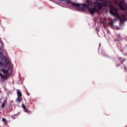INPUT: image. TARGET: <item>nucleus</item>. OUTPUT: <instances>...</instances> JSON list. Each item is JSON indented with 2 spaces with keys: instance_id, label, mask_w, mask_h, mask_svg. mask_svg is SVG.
Listing matches in <instances>:
<instances>
[{
  "instance_id": "4468645a",
  "label": "nucleus",
  "mask_w": 127,
  "mask_h": 127,
  "mask_svg": "<svg viewBox=\"0 0 127 127\" xmlns=\"http://www.w3.org/2000/svg\"><path fill=\"white\" fill-rule=\"evenodd\" d=\"M2 121L4 123V124H6L7 123L6 119L3 118H2Z\"/></svg>"
},
{
  "instance_id": "6e6552de",
  "label": "nucleus",
  "mask_w": 127,
  "mask_h": 127,
  "mask_svg": "<svg viewBox=\"0 0 127 127\" xmlns=\"http://www.w3.org/2000/svg\"><path fill=\"white\" fill-rule=\"evenodd\" d=\"M7 101V99H5L3 102H2V103L1 104V108L2 109H3V108H4V107H5V105H6V102Z\"/></svg>"
},
{
  "instance_id": "f03ea898",
  "label": "nucleus",
  "mask_w": 127,
  "mask_h": 127,
  "mask_svg": "<svg viewBox=\"0 0 127 127\" xmlns=\"http://www.w3.org/2000/svg\"><path fill=\"white\" fill-rule=\"evenodd\" d=\"M113 8H114V6L112 5V15H114V16H116L119 19H120V22H124V21H126L127 20V12H126L124 13V15H120V13L118 12L117 10L114 11L113 10Z\"/></svg>"
},
{
  "instance_id": "4be33fe9",
  "label": "nucleus",
  "mask_w": 127,
  "mask_h": 127,
  "mask_svg": "<svg viewBox=\"0 0 127 127\" xmlns=\"http://www.w3.org/2000/svg\"><path fill=\"white\" fill-rule=\"evenodd\" d=\"M113 21H112V26H113Z\"/></svg>"
},
{
  "instance_id": "f257e3e1",
  "label": "nucleus",
  "mask_w": 127,
  "mask_h": 127,
  "mask_svg": "<svg viewBox=\"0 0 127 127\" xmlns=\"http://www.w3.org/2000/svg\"><path fill=\"white\" fill-rule=\"evenodd\" d=\"M0 72H2V73H0V80L2 83H3L4 81H6L7 80V77L8 76V70H9V67H8L7 69H4L3 67V66L1 65L2 63L0 62Z\"/></svg>"
},
{
  "instance_id": "ddd939ff",
  "label": "nucleus",
  "mask_w": 127,
  "mask_h": 127,
  "mask_svg": "<svg viewBox=\"0 0 127 127\" xmlns=\"http://www.w3.org/2000/svg\"><path fill=\"white\" fill-rule=\"evenodd\" d=\"M64 2H65V3H67V4H70L71 3V5L72 3H73V2L71 1V0H64Z\"/></svg>"
},
{
  "instance_id": "7ed1b4c3",
  "label": "nucleus",
  "mask_w": 127,
  "mask_h": 127,
  "mask_svg": "<svg viewBox=\"0 0 127 127\" xmlns=\"http://www.w3.org/2000/svg\"><path fill=\"white\" fill-rule=\"evenodd\" d=\"M94 7L89 9V11L92 15L95 14V13L97 11H99L101 10L104 6L107 7V3L106 2H104L102 4H100L99 5H94Z\"/></svg>"
},
{
  "instance_id": "aec40b11",
  "label": "nucleus",
  "mask_w": 127,
  "mask_h": 127,
  "mask_svg": "<svg viewBox=\"0 0 127 127\" xmlns=\"http://www.w3.org/2000/svg\"><path fill=\"white\" fill-rule=\"evenodd\" d=\"M59 1H62V2H64V0H58Z\"/></svg>"
},
{
  "instance_id": "39448f33",
  "label": "nucleus",
  "mask_w": 127,
  "mask_h": 127,
  "mask_svg": "<svg viewBox=\"0 0 127 127\" xmlns=\"http://www.w3.org/2000/svg\"><path fill=\"white\" fill-rule=\"evenodd\" d=\"M99 1L102 3L106 2L107 4L106 6H110V13L112 14V3H111V1L110 0H99Z\"/></svg>"
},
{
  "instance_id": "dca6fc26",
  "label": "nucleus",
  "mask_w": 127,
  "mask_h": 127,
  "mask_svg": "<svg viewBox=\"0 0 127 127\" xmlns=\"http://www.w3.org/2000/svg\"><path fill=\"white\" fill-rule=\"evenodd\" d=\"M104 56L106 58H108V59H111V57L108 55H104Z\"/></svg>"
},
{
  "instance_id": "2eb2a0df",
  "label": "nucleus",
  "mask_w": 127,
  "mask_h": 127,
  "mask_svg": "<svg viewBox=\"0 0 127 127\" xmlns=\"http://www.w3.org/2000/svg\"><path fill=\"white\" fill-rule=\"evenodd\" d=\"M118 37L119 40H123V39H122V36H121V34H118Z\"/></svg>"
},
{
  "instance_id": "9b49d317",
  "label": "nucleus",
  "mask_w": 127,
  "mask_h": 127,
  "mask_svg": "<svg viewBox=\"0 0 127 127\" xmlns=\"http://www.w3.org/2000/svg\"><path fill=\"white\" fill-rule=\"evenodd\" d=\"M22 101V97H18L16 99V102H17L18 104Z\"/></svg>"
},
{
  "instance_id": "423d86ee",
  "label": "nucleus",
  "mask_w": 127,
  "mask_h": 127,
  "mask_svg": "<svg viewBox=\"0 0 127 127\" xmlns=\"http://www.w3.org/2000/svg\"><path fill=\"white\" fill-rule=\"evenodd\" d=\"M86 2L88 6H92L93 5H99L103 3L102 2H99L98 1L93 2L92 0H86Z\"/></svg>"
},
{
  "instance_id": "9d476101",
  "label": "nucleus",
  "mask_w": 127,
  "mask_h": 127,
  "mask_svg": "<svg viewBox=\"0 0 127 127\" xmlns=\"http://www.w3.org/2000/svg\"><path fill=\"white\" fill-rule=\"evenodd\" d=\"M17 96L22 97L21 96H22V94L21 93V92L19 91L18 89H16Z\"/></svg>"
},
{
  "instance_id": "a211bd4d",
  "label": "nucleus",
  "mask_w": 127,
  "mask_h": 127,
  "mask_svg": "<svg viewBox=\"0 0 127 127\" xmlns=\"http://www.w3.org/2000/svg\"><path fill=\"white\" fill-rule=\"evenodd\" d=\"M119 66H121V69H123V66H122V65H121V64H117V67H119Z\"/></svg>"
},
{
  "instance_id": "f8f14e48",
  "label": "nucleus",
  "mask_w": 127,
  "mask_h": 127,
  "mask_svg": "<svg viewBox=\"0 0 127 127\" xmlns=\"http://www.w3.org/2000/svg\"><path fill=\"white\" fill-rule=\"evenodd\" d=\"M119 59L121 64H123V63H124L126 61V59L123 58H119Z\"/></svg>"
},
{
  "instance_id": "1a4fd4ad",
  "label": "nucleus",
  "mask_w": 127,
  "mask_h": 127,
  "mask_svg": "<svg viewBox=\"0 0 127 127\" xmlns=\"http://www.w3.org/2000/svg\"><path fill=\"white\" fill-rule=\"evenodd\" d=\"M22 108L23 109L24 112L25 113H29L28 112V109L26 108L25 105H24V104H22Z\"/></svg>"
},
{
  "instance_id": "412c9836",
  "label": "nucleus",
  "mask_w": 127,
  "mask_h": 127,
  "mask_svg": "<svg viewBox=\"0 0 127 127\" xmlns=\"http://www.w3.org/2000/svg\"><path fill=\"white\" fill-rule=\"evenodd\" d=\"M3 55L2 54V53H0V56L2 57Z\"/></svg>"
},
{
  "instance_id": "0eeeda50",
  "label": "nucleus",
  "mask_w": 127,
  "mask_h": 127,
  "mask_svg": "<svg viewBox=\"0 0 127 127\" xmlns=\"http://www.w3.org/2000/svg\"><path fill=\"white\" fill-rule=\"evenodd\" d=\"M117 0L119 1L118 5H119L121 9L122 10H126V8H125V6H126V4L124 1L121 0H115V2H117Z\"/></svg>"
},
{
  "instance_id": "6ab92c4d",
  "label": "nucleus",
  "mask_w": 127,
  "mask_h": 127,
  "mask_svg": "<svg viewBox=\"0 0 127 127\" xmlns=\"http://www.w3.org/2000/svg\"><path fill=\"white\" fill-rule=\"evenodd\" d=\"M109 25L110 26V27H112V21L110 22Z\"/></svg>"
},
{
  "instance_id": "f3484780",
  "label": "nucleus",
  "mask_w": 127,
  "mask_h": 127,
  "mask_svg": "<svg viewBox=\"0 0 127 127\" xmlns=\"http://www.w3.org/2000/svg\"><path fill=\"white\" fill-rule=\"evenodd\" d=\"M5 63L7 66H8V62H7V61L5 60Z\"/></svg>"
},
{
  "instance_id": "20e7f679",
  "label": "nucleus",
  "mask_w": 127,
  "mask_h": 127,
  "mask_svg": "<svg viewBox=\"0 0 127 127\" xmlns=\"http://www.w3.org/2000/svg\"><path fill=\"white\" fill-rule=\"evenodd\" d=\"M72 6H74V7H77V9L79 10H84V9H86V8H88L89 6L88 4H80L77 3H72L71 4Z\"/></svg>"
}]
</instances>
